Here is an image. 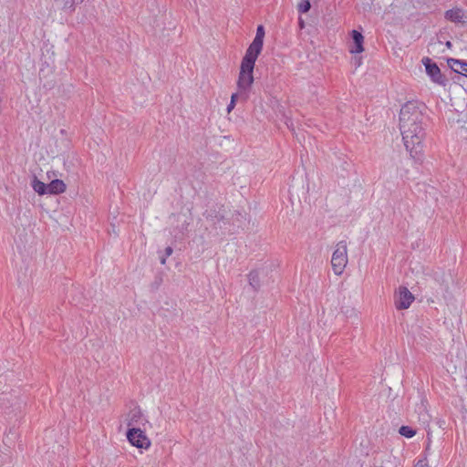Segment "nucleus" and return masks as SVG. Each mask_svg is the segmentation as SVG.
Returning a JSON list of instances; mask_svg holds the SVG:
<instances>
[{"mask_svg": "<svg viewBox=\"0 0 467 467\" xmlns=\"http://www.w3.org/2000/svg\"><path fill=\"white\" fill-rule=\"evenodd\" d=\"M166 259H167L166 255H163L162 257H161V265H165L166 264Z\"/></svg>", "mask_w": 467, "mask_h": 467, "instance_id": "21", "label": "nucleus"}, {"mask_svg": "<svg viewBox=\"0 0 467 467\" xmlns=\"http://www.w3.org/2000/svg\"><path fill=\"white\" fill-rule=\"evenodd\" d=\"M444 17L451 23L467 26V10L465 9L460 7L449 9L445 12Z\"/></svg>", "mask_w": 467, "mask_h": 467, "instance_id": "8", "label": "nucleus"}, {"mask_svg": "<svg viewBox=\"0 0 467 467\" xmlns=\"http://www.w3.org/2000/svg\"><path fill=\"white\" fill-rule=\"evenodd\" d=\"M256 59L257 57L245 54L241 62L237 88L243 101H246L249 98V90L254 83L253 73Z\"/></svg>", "mask_w": 467, "mask_h": 467, "instance_id": "2", "label": "nucleus"}, {"mask_svg": "<svg viewBox=\"0 0 467 467\" xmlns=\"http://www.w3.org/2000/svg\"><path fill=\"white\" fill-rule=\"evenodd\" d=\"M264 36H265V28L263 26L260 25L257 26L255 36H254L253 42L248 47L245 54L258 57V56L260 55V53L263 49Z\"/></svg>", "mask_w": 467, "mask_h": 467, "instance_id": "6", "label": "nucleus"}, {"mask_svg": "<svg viewBox=\"0 0 467 467\" xmlns=\"http://www.w3.org/2000/svg\"><path fill=\"white\" fill-rule=\"evenodd\" d=\"M32 188L39 195H44L46 193H48V192H47V184H46L43 182L39 181L36 177H35L33 179V181H32Z\"/></svg>", "mask_w": 467, "mask_h": 467, "instance_id": "14", "label": "nucleus"}, {"mask_svg": "<svg viewBox=\"0 0 467 467\" xmlns=\"http://www.w3.org/2000/svg\"><path fill=\"white\" fill-rule=\"evenodd\" d=\"M82 1L83 0H54V5L59 10L73 11L75 5Z\"/></svg>", "mask_w": 467, "mask_h": 467, "instance_id": "11", "label": "nucleus"}, {"mask_svg": "<svg viewBox=\"0 0 467 467\" xmlns=\"http://www.w3.org/2000/svg\"><path fill=\"white\" fill-rule=\"evenodd\" d=\"M249 284L251 286H253L254 289L259 287V271L254 270L252 271L249 275Z\"/></svg>", "mask_w": 467, "mask_h": 467, "instance_id": "15", "label": "nucleus"}, {"mask_svg": "<svg viewBox=\"0 0 467 467\" xmlns=\"http://www.w3.org/2000/svg\"><path fill=\"white\" fill-rule=\"evenodd\" d=\"M449 62L455 72H459L467 77V62L454 58L450 59Z\"/></svg>", "mask_w": 467, "mask_h": 467, "instance_id": "13", "label": "nucleus"}, {"mask_svg": "<svg viewBox=\"0 0 467 467\" xmlns=\"http://www.w3.org/2000/svg\"><path fill=\"white\" fill-rule=\"evenodd\" d=\"M66 191V184L62 180L55 179L47 184V192L50 194H58Z\"/></svg>", "mask_w": 467, "mask_h": 467, "instance_id": "12", "label": "nucleus"}, {"mask_svg": "<svg viewBox=\"0 0 467 467\" xmlns=\"http://www.w3.org/2000/svg\"><path fill=\"white\" fill-rule=\"evenodd\" d=\"M172 252H173L172 248L171 246H168L165 248L164 255H166V257H169L170 255H171Z\"/></svg>", "mask_w": 467, "mask_h": 467, "instance_id": "19", "label": "nucleus"}, {"mask_svg": "<svg viewBox=\"0 0 467 467\" xmlns=\"http://www.w3.org/2000/svg\"><path fill=\"white\" fill-rule=\"evenodd\" d=\"M127 439L131 445L140 449H148L150 446V441L139 427L129 428Z\"/></svg>", "mask_w": 467, "mask_h": 467, "instance_id": "4", "label": "nucleus"}, {"mask_svg": "<svg viewBox=\"0 0 467 467\" xmlns=\"http://www.w3.org/2000/svg\"><path fill=\"white\" fill-rule=\"evenodd\" d=\"M148 421L143 418L141 410L139 407L132 408L127 417V424L129 428L139 427L144 425Z\"/></svg>", "mask_w": 467, "mask_h": 467, "instance_id": "9", "label": "nucleus"}, {"mask_svg": "<svg viewBox=\"0 0 467 467\" xmlns=\"http://www.w3.org/2000/svg\"><path fill=\"white\" fill-rule=\"evenodd\" d=\"M400 434L406 438H412L415 435V431L409 426H401L399 431Z\"/></svg>", "mask_w": 467, "mask_h": 467, "instance_id": "16", "label": "nucleus"}, {"mask_svg": "<svg viewBox=\"0 0 467 467\" xmlns=\"http://www.w3.org/2000/svg\"><path fill=\"white\" fill-rule=\"evenodd\" d=\"M238 99H241L240 93H234L232 95L231 101H230L229 105L227 106L228 112H231L232 109L234 108L235 102L237 101Z\"/></svg>", "mask_w": 467, "mask_h": 467, "instance_id": "18", "label": "nucleus"}, {"mask_svg": "<svg viewBox=\"0 0 467 467\" xmlns=\"http://www.w3.org/2000/svg\"><path fill=\"white\" fill-rule=\"evenodd\" d=\"M422 63L425 66L426 73L430 76L431 80L437 84L444 85V78L437 64L432 62L429 57H423Z\"/></svg>", "mask_w": 467, "mask_h": 467, "instance_id": "7", "label": "nucleus"}, {"mask_svg": "<svg viewBox=\"0 0 467 467\" xmlns=\"http://www.w3.org/2000/svg\"><path fill=\"white\" fill-rule=\"evenodd\" d=\"M414 301V296L405 286H400L395 294V306L397 309H407Z\"/></svg>", "mask_w": 467, "mask_h": 467, "instance_id": "5", "label": "nucleus"}, {"mask_svg": "<svg viewBox=\"0 0 467 467\" xmlns=\"http://www.w3.org/2000/svg\"><path fill=\"white\" fill-rule=\"evenodd\" d=\"M414 467H426L424 461H419Z\"/></svg>", "mask_w": 467, "mask_h": 467, "instance_id": "20", "label": "nucleus"}, {"mask_svg": "<svg viewBox=\"0 0 467 467\" xmlns=\"http://www.w3.org/2000/svg\"><path fill=\"white\" fill-rule=\"evenodd\" d=\"M352 38H353V46L350 47L349 51L351 53H361L363 52V42L364 37L362 34L357 30L352 31Z\"/></svg>", "mask_w": 467, "mask_h": 467, "instance_id": "10", "label": "nucleus"}, {"mask_svg": "<svg viewBox=\"0 0 467 467\" xmlns=\"http://www.w3.org/2000/svg\"><path fill=\"white\" fill-rule=\"evenodd\" d=\"M348 264V248L345 241L337 244L336 249L332 254L331 265L335 275H340Z\"/></svg>", "mask_w": 467, "mask_h": 467, "instance_id": "3", "label": "nucleus"}, {"mask_svg": "<svg viewBox=\"0 0 467 467\" xmlns=\"http://www.w3.org/2000/svg\"><path fill=\"white\" fill-rule=\"evenodd\" d=\"M423 115L415 102L409 101L400 112V130L406 150L411 159L421 161L423 157L422 140L425 136L422 128Z\"/></svg>", "mask_w": 467, "mask_h": 467, "instance_id": "1", "label": "nucleus"}, {"mask_svg": "<svg viewBox=\"0 0 467 467\" xmlns=\"http://www.w3.org/2000/svg\"><path fill=\"white\" fill-rule=\"evenodd\" d=\"M311 7V4L309 0H301L297 5V10L299 13H306L309 11Z\"/></svg>", "mask_w": 467, "mask_h": 467, "instance_id": "17", "label": "nucleus"}]
</instances>
